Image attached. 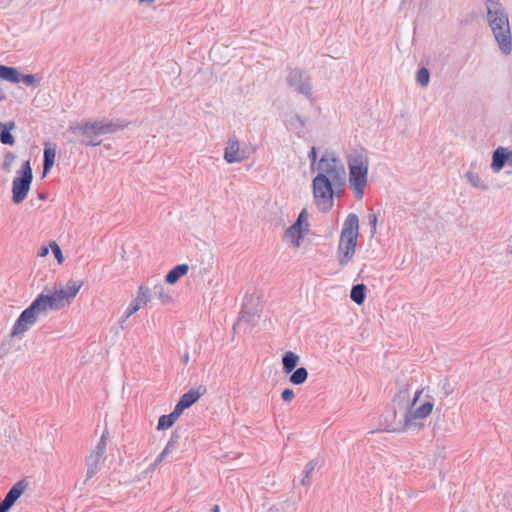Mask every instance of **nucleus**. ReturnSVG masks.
<instances>
[{
  "label": "nucleus",
  "mask_w": 512,
  "mask_h": 512,
  "mask_svg": "<svg viewBox=\"0 0 512 512\" xmlns=\"http://www.w3.org/2000/svg\"><path fill=\"white\" fill-rule=\"evenodd\" d=\"M81 287V282L73 280L59 288L50 289L45 287L31 304L21 312L11 329L10 336H22L39 318L46 317L50 311H58L69 306Z\"/></svg>",
  "instance_id": "1"
},
{
  "label": "nucleus",
  "mask_w": 512,
  "mask_h": 512,
  "mask_svg": "<svg viewBox=\"0 0 512 512\" xmlns=\"http://www.w3.org/2000/svg\"><path fill=\"white\" fill-rule=\"evenodd\" d=\"M314 171H317L312 180L314 201L320 211L327 212L333 207L334 195L345 187V166L335 152L326 151Z\"/></svg>",
  "instance_id": "2"
},
{
  "label": "nucleus",
  "mask_w": 512,
  "mask_h": 512,
  "mask_svg": "<svg viewBox=\"0 0 512 512\" xmlns=\"http://www.w3.org/2000/svg\"><path fill=\"white\" fill-rule=\"evenodd\" d=\"M487 19L500 52L508 56L512 53V35L509 17L499 0H487Z\"/></svg>",
  "instance_id": "3"
},
{
  "label": "nucleus",
  "mask_w": 512,
  "mask_h": 512,
  "mask_svg": "<svg viewBox=\"0 0 512 512\" xmlns=\"http://www.w3.org/2000/svg\"><path fill=\"white\" fill-rule=\"evenodd\" d=\"M349 187L357 200L364 196L368 184L369 157L365 150H354L347 155Z\"/></svg>",
  "instance_id": "4"
},
{
  "label": "nucleus",
  "mask_w": 512,
  "mask_h": 512,
  "mask_svg": "<svg viewBox=\"0 0 512 512\" xmlns=\"http://www.w3.org/2000/svg\"><path fill=\"white\" fill-rule=\"evenodd\" d=\"M359 236V218L355 213L347 215L343 222L336 258L341 267L347 266L353 259Z\"/></svg>",
  "instance_id": "5"
},
{
  "label": "nucleus",
  "mask_w": 512,
  "mask_h": 512,
  "mask_svg": "<svg viewBox=\"0 0 512 512\" xmlns=\"http://www.w3.org/2000/svg\"><path fill=\"white\" fill-rule=\"evenodd\" d=\"M128 126V122L123 120H98L87 121L82 124L70 127L74 134L82 137V143L87 146H98L101 141L98 137L101 135L112 134L119 130H123Z\"/></svg>",
  "instance_id": "6"
},
{
  "label": "nucleus",
  "mask_w": 512,
  "mask_h": 512,
  "mask_svg": "<svg viewBox=\"0 0 512 512\" xmlns=\"http://www.w3.org/2000/svg\"><path fill=\"white\" fill-rule=\"evenodd\" d=\"M32 179L33 174L30 162L25 161L21 169L17 171V175L12 182V199L14 203L19 204L27 197Z\"/></svg>",
  "instance_id": "7"
},
{
  "label": "nucleus",
  "mask_w": 512,
  "mask_h": 512,
  "mask_svg": "<svg viewBox=\"0 0 512 512\" xmlns=\"http://www.w3.org/2000/svg\"><path fill=\"white\" fill-rule=\"evenodd\" d=\"M421 393L422 391L418 390L414 395L410 408L404 417L403 430H407L411 427H420L421 424H418L416 420L428 417L433 410L434 403L432 401H426L419 406L416 405Z\"/></svg>",
  "instance_id": "8"
},
{
  "label": "nucleus",
  "mask_w": 512,
  "mask_h": 512,
  "mask_svg": "<svg viewBox=\"0 0 512 512\" xmlns=\"http://www.w3.org/2000/svg\"><path fill=\"white\" fill-rule=\"evenodd\" d=\"M288 85L299 94L310 98L312 95L311 79L305 72L299 68L289 69L286 77Z\"/></svg>",
  "instance_id": "9"
},
{
  "label": "nucleus",
  "mask_w": 512,
  "mask_h": 512,
  "mask_svg": "<svg viewBox=\"0 0 512 512\" xmlns=\"http://www.w3.org/2000/svg\"><path fill=\"white\" fill-rule=\"evenodd\" d=\"M107 434V431L103 432L95 449L90 453V455L86 459V480L91 479L98 471L100 460L102 459L106 450Z\"/></svg>",
  "instance_id": "10"
},
{
  "label": "nucleus",
  "mask_w": 512,
  "mask_h": 512,
  "mask_svg": "<svg viewBox=\"0 0 512 512\" xmlns=\"http://www.w3.org/2000/svg\"><path fill=\"white\" fill-rule=\"evenodd\" d=\"M307 212L303 209L294 224L285 231V239L290 241L295 248L300 247L304 232L307 230Z\"/></svg>",
  "instance_id": "11"
},
{
  "label": "nucleus",
  "mask_w": 512,
  "mask_h": 512,
  "mask_svg": "<svg viewBox=\"0 0 512 512\" xmlns=\"http://www.w3.org/2000/svg\"><path fill=\"white\" fill-rule=\"evenodd\" d=\"M247 158V147L236 137H230L224 150V159L227 163H240Z\"/></svg>",
  "instance_id": "12"
},
{
  "label": "nucleus",
  "mask_w": 512,
  "mask_h": 512,
  "mask_svg": "<svg viewBox=\"0 0 512 512\" xmlns=\"http://www.w3.org/2000/svg\"><path fill=\"white\" fill-rule=\"evenodd\" d=\"M150 297V290L147 287L140 286L136 298L131 302L119 320V325L121 328H124L123 324L127 321V319L136 313L142 305L146 304L150 300Z\"/></svg>",
  "instance_id": "13"
},
{
  "label": "nucleus",
  "mask_w": 512,
  "mask_h": 512,
  "mask_svg": "<svg viewBox=\"0 0 512 512\" xmlns=\"http://www.w3.org/2000/svg\"><path fill=\"white\" fill-rule=\"evenodd\" d=\"M26 488L27 483L24 480L15 483L0 502V512H8Z\"/></svg>",
  "instance_id": "14"
},
{
  "label": "nucleus",
  "mask_w": 512,
  "mask_h": 512,
  "mask_svg": "<svg viewBox=\"0 0 512 512\" xmlns=\"http://www.w3.org/2000/svg\"><path fill=\"white\" fill-rule=\"evenodd\" d=\"M201 395L202 393L199 392V390L190 389L181 396L174 408L182 414V412L192 406L201 397Z\"/></svg>",
  "instance_id": "15"
},
{
  "label": "nucleus",
  "mask_w": 512,
  "mask_h": 512,
  "mask_svg": "<svg viewBox=\"0 0 512 512\" xmlns=\"http://www.w3.org/2000/svg\"><path fill=\"white\" fill-rule=\"evenodd\" d=\"M508 161L507 149L498 147L492 155L491 169L494 173L499 172Z\"/></svg>",
  "instance_id": "16"
},
{
  "label": "nucleus",
  "mask_w": 512,
  "mask_h": 512,
  "mask_svg": "<svg viewBox=\"0 0 512 512\" xmlns=\"http://www.w3.org/2000/svg\"><path fill=\"white\" fill-rule=\"evenodd\" d=\"M177 440H178V436L173 434L171 436V438L169 439V441L167 442L163 451L157 456L154 463L151 464V466L149 468L151 471H154L161 464V462L167 457V455L175 447Z\"/></svg>",
  "instance_id": "17"
},
{
  "label": "nucleus",
  "mask_w": 512,
  "mask_h": 512,
  "mask_svg": "<svg viewBox=\"0 0 512 512\" xmlns=\"http://www.w3.org/2000/svg\"><path fill=\"white\" fill-rule=\"evenodd\" d=\"M189 270L188 264H179L172 268L166 275L165 281L168 284H175Z\"/></svg>",
  "instance_id": "18"
},
{
  "label": "nucleus",
  "mask_w": 512,
  "mask_h": 512,
  "mask_svg": "<svg viewBox=\"0 0 512 512\" xmlns=\"http://www.w3.org/2000/svg\"><path fill=\"white\" fill-rule=\"evenodd\" d=\"M151 293L163 304H168L172 301L170 292L166 289L165 285L161 281L153 285Z\"/></svg>",
  "instance_id": "19"
},
{
  "label": "nucleus",
  "mask_w": 512,
  "mask_h": 512,
  "mask_svg": "<svg viewBox=\"0 0 512 512\" xmlns=\"http://www.w3.org/2000/svg\"><path fill=\"white\" fill-rule=\"evenodd\" d=\"M180 415H181V413L174 408V410L170 414L160 416V418L158 420L157 429L165 430V429L172 427L173 424L180 417Z\"/></svg>",
  "instance_id": "20"
},
{
  "label": "nucleus",
  "mask_w": 512,
  "mask_h": 512,
  "mask_svg": "<svg viewBox=\"0 0 512 512\" xmlns=\"http://www.w3.org/2000/svg\"><path fill=\"white\" fill-rule=\"evenodd\" d=\"M299 362V356L292 351H288L282 358L283 371L286 374L291 373Z\"/></svg>",
  "instance_id": "21"
},
{
  "label": "nucleus",
  "mask_w": 512,
  "mask_h": 512,
  "mask_svg": "<svg viewBox=\"0 0 512 512\" xmlns=\"http://www.w3.org/2000/svg\"><path fill=\"white\" fill-rule=\"evenodd\" d=\"M0 125L3 127L0 132V141L6 145H13L15 140L10 131L15 128V123L13 121H9Z\"/></svg>",
  "instance_id": "22"
},
{
  "label": "nucleus",
  "mask_w": 512,
  "mask_h": 512,
  "mask_svg": "<svg viewBox=\"0 0 512 512\" xmlns=\"http://www.w3.org/2000/svg\"><path fill=\"white\" fill-rule=\"evenodd\" d=\"M350 298L358 305L363 304L366 298V286L364 284L354 285L350 292Z\"/></svg>",
  "instance_id": "23"
},
{
  "label": "nucleus",
  "mask_w": 512,
  "mask_h": 512,
  "mask_svg": "<svg viewBox=\"0 0 512 512\" xmlns=\"http://www.w3.org/2000/svg\"><path fill=\"white\" fill-rule=\"evenodd\" d=\"M0 78L11 83H18V70L14 67L0 65Z\"/></svg>",
  "instance_id": "24"
},
{
  "label": "nucleus",
  "mask_w": 512,
  "mask_h": 512,
  "mask_svg": "<svg viewBox=\"0 0 512 512\" xmlns=\"http://www.w3.org/2000/svg\"><path fill=\"white\" fill-rule=\"evenodd\" d=\"M465 177L467 181L474 187L480 190H487L488 185L483 181V179L475 172L469 170L466 172Z\"/></svg>",
  "instance_id": "25"
},
{
  "label": "nucleus",
  "mask_w": 512,
  "mask_h": 512,
  "mask_svg": "<svg viewBox=\"0 0 512 512\" xmlns=\"http://www.w3.org/2000/svg\"><path fill=\"white\" fill-rule=\"evenodd\" d=\"M292 372L293 373L291 374L289 381L293 385H301L308 378V371L305 367H299L297 369H294Z\"/></svg>",
  "instance_id": "26"
},
{
  "label": "nucleus",
  "mask_w": 512,
  "mask_h": 512,
  "mask_svg": "<svg viewBox=\"0 0 512 512\" xmlns=\"http://www.w3.org/2000/svg\"><path fill=\"white\" fill-rule=\"evenodd\" d=\"M316 466V460H311L306 464L305 469L303 471L304 477L301 479L302 485L309 486L311 484V475L314 472Z\"/></svg>",
  "instance_id": "27"
},
{
  "label": "nucleus",
  "mask_w": 512,
  "mask_h": 512,
  "mask_svg": "<svg viewBox=\"0 0 512 512\" xmlns=\"http://www.w3.org/2000/svg\"><path fill=\"white\" fill-rule=\"evenodd\" d=\"M55 150L52 148H45L44 149V161H43V168L44 172L47 173L53 166L54 160H55Z\"/></svg>",
  "instance_id": "28"
},
{
  "label": "nucleus",
  "mask_w": 512,
  "mask_h": 512,
  "mask_svg": "<svg viewBox=\"0 0 512 512\" xmlns=\"http://www.w3.org/2000/svg\"><path fill=\"white\" fill-rule=\"evenodd\" d=\"M430 80L429 70L425 67L420 68L416 74V81L422 87H426Z\"/></svg>",
  "instance_id": "29"
},
{
  "label": "nucleus",
  "mask_w": 512,
  "mask_h": 512,
  "mask_svg": "<svg viewBox=\"0 0 512 512\" xmlns=\"http://www.w3.org/2000/svg\"><path fill=\"white\" fill-rule=\"evenodd\" d=\"M23 82L27 86H34L37 83V79L32 74H20L18 72V83Z\"/></svg>",
  "instance_id": "30"
},
{
  "label": "nucleus",
  "mask_w": 512,
  "mask_h": 512,
  "mask_svg": "<svg viewBox=\"0 0 512 512\" xmlns=\"http://www.w3.org/2000/svg\"><path fill=\"white\" fill-rule=\"evenodd\" d=\"M49 246H50L51 251L54 254L55 258L57 259L58 263L59 264L63 263L64 257H63V254H62V251H61V248L59 247V245L53 241L50 243Z\"/></svg>",
  "instance_id": "31"
},
{
  "label": "nucleus",
  "mask_w": 512,
  "mask_h": 512,
  "mask_svg": "<svg viewBox=\"0 0 512 512\" xmlns=\"http://www.w3.org/2000/svg\"><path fill=\"white\" fill-rule=\"evenodd\" d=\"M308 158L311 162V170L314 171L316 166H317V151H316V148L315 147H312L309 154H308Z\"/></svg>",
  "instance_id": "32"
},
{
  "label": "nucleus",
  "mask_w": 512,
  "mask_h": 512,
  "mask_svg": "<svg viewBox=\"0 0 512 512\" xmlns=\"http://www.w3.org/2000/svg\"><path fill=\"white\" fill-rule=\"evenodd\" d=\"M369 224L371 226V235L373 236L376 233V225L378 221V217L375 213H370L368 215Z\"/></svg>",
  "instance_id": "33"
},
{
  "label": "nucleus",
  "mask_w": 512,
  "mask_h": 512,
  "mask_svg": "<svg viewBox=\"0 0 512 512\" xmlns=\"http://www.w3.org/2000/svg\"><path fill=\"white\" fill-rule=\"evenodd\" d=\"M281 398L285 402H289L294 398V391L292 389H284L281 393Z\"/></svg>",
  "instance_id": "34"
},
{
  "label": "nucleus",
  "mask_w": 512,
  "mask_h": 512,
  "mask_svg": "<svg viewBox=\"0 0 512 512\" xmlns=\"http://www.w3.org/2000/svg\"><path fill=\"white\" fill-rule=\"evenodd\" d=\"M48 253H49V248L47 246H43L40 248L37 255L39 257H45L48 255Z\"/></svg>",
  "instance_id": "35"
},
{
  "label": "nucleus",
  "mask_w": 512,
  "mask_h": 512,
  "mask_svg": "<svg viewBox=\"0 0 512 512\" xmlns=\"http://www.w3.org/2000/svg\"><path fill=\"white\" fill-rule=\"evenodd\" d=\"M443 389H444L445 395H449L452 392V390L450 389L448 381H446L444 383Z\"/></svg>",
  "instance_id": "36"
},
{
  "label": "nucleus",
  "mask_w": 512,
  "mask_h": 512,
  "mask_svg": "<svg viewBox=\"0 0 512 512\" xmlns=\"http://www.w3.org/2000/svg\"><path fill=\"white\" fill-rule=\"evenodd\" d=\"M507 155H508V161L511 165H512V150L511 151H507Z\"/></svg>",
  "instance_id": "37"
},
{
  "label": "nucleus",
  "mask_w": 512,
  "mask_h": 512,
  "mask_svg": "<svg viewBox=\"0 0 512 512\" xmlns=\"http://www.w3.org/2000/svg\"><path fill=\"white\" fill-rule=\"evenodd\" d=\"M6 99L5 93L0 89V101H4Z\"/></svg>",
  "instance_id": "38"
},
{
  "label": "nucleus",
  "mask_w": 512,
  "mask_h": 512,
  "mask_svg": "<svg viewBox=\"0 0 512 512\" xmlns=\"http://www.w3.org/2000/svg\"><path fill=\"white\" fill-rule=\"evenodd\" d=\"M188 361H189V354L185 353L184 356H183V362L184 363H188Z\"/></svg>",
  "instance_id": "39"
},
{
  "label": "nucleus",
  "mask_w": 512,
  "mask_h": 512,
  "mask_svg": "<svg viewBox=\"0 0 512 512\" xmlns=\"http://www.w3.org/2000/svg\"><path fill=\"white\" fill-rule=\"evenodd\" d=\"M210 512H220V508L218 505L213 506Z\"/></svg>",
  "instance_id": "40"
},
{
  "label": "nucleus",
  "mask_w": 512,
  "mask_h": 512,
  "mask_svg": "<svg viewBox=\"0 0 512 512\" xmlns=\"http://www.w3.org/2000/svg\"><path fill=\"white\" fill-rule=\"evenodd\" d=\"M154 0H140V2H148V3H151L153 2Z\"/></svg>",
  "instance_id": "41"
},
{
  "label": "nucleus",
  "mask_w": 512,
  "mask_h": 512,
  "mask_svg": "<svg viewBox=\"0 0 512 512\" xmlns=\"http://www.w3.org/2000/svg\"><path fill=\"white\" fill-rule=\"evenodd\" d=\"M244 318H245V315H244V314H242V315H241V317H240V319H239V321H242Z\"/></svg>",
  "instance_id": "42"
},
{
  "label": "nucleus",
  "mask_w": 512,
  "mask_h": 512,
  "mask_svg": "<svg viewBox=\"0 0 512 512\" xmlns=\"http://www.w3.org/2000/svg\"><path fill=\"white\" fill-rule=\"evenodd\" d=\"M40 198L41 199H45V195L44 194H40Z\"/></svg>",
  "instance_id": "43"
},
{
  "label": "nucleus",
  "mask_w": 512,
  "mask_h": 512,
  "mask_svg": "<svg viewBox=\"0 0 512 512\" xmlns=\"http://www.w3.org/2000/svg\"><path fill=\"white\" fill-rule=\"evenodd\" d=\"M511 254H512V249H511Z\"/></svg>",
  "instance_id": "44"
}]
</instances>
